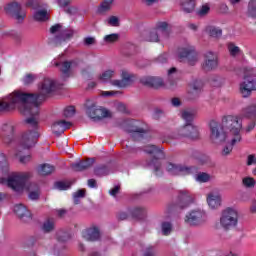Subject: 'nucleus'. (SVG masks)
Returning <instances> with one entry per match:
<instances>
[{
    "mask_svg": "<svg viewBox=\"0 0 256 256\" xmlns=\"http://www.w3.org/2000/svg\"><path fill=\"white\" fill-rule=\"evenodd\" d=\"M61 87H63V82L45 78L39 86L38 94L14 91L0 102V113L3 111H13V109L18 107L20 113L28 117L25 120L28 131L22 134L19 140L18 152H16V157H19L20 163H29L31 161V155L21 156L20 149L35 147L37 139H39V105H41L42 101H45L47 95H51V93L61 89Z\"/></svg>",
    "mask_w": 256,
    "mask_h": 256,
    "instance_id": "1",
    "label": "nucleus"
},
{
    "mask_svg": "<svg viewBox=\"0 0 256 256\" xmlns=\"http://www.w3.org/2000/svg\"><path fill=\"white\" fill-rule=\"evenodd\" d=\"M225 127L230 133V141L226 143L225 155H231L233 148L237 143H241V129H243V123L237 116L228 115L225 117Z\"/></svg>",
    "mask_w": 256,
    "mask_h": 256,
    "instance_id": "2",
    "label": "nucleus"
},
{
    "mask_svg": "<svg viewBox=\"0 0 256 256\" xmlns=\"http://www.w3.org/2000/svg\"><path fill=\"white\" fill-rule=\"evenodd\" d=\"M50 33L51 37L49 38L48 43L54 45V47H61L73 39L75 30L71 28L63 30L61 24H56L50 28Z\"/></svg>",
    "mask_w": 256,
    "mask_h": 256,
    "instance_id": "3",
    "label": "nucleus"
},
{
    "mask_svg": "<svg viewBox=\"0 0 256 256\" xmlns=\"http://www.w3.org/2000/svg\"><path fill=\"white\" fill-rule=\"evenodd\" d=\"M210 131V141L216 147H223L222 153L225 152V123L223 120L212 119L208 124Z\"/></svg>",
    "mask_w": 256,
    "mask_h": 256,
    "instance_id": "4",
    "label": "nucleus"
},
{
    "mask_svg": "<svg viewBox=\"0 0 256 256\" xmlns=\"http://www.w3.org/2000/svg\"><path fill=\"white\" fill-rule=\"evenodd\" d=\"M144 152L149 155H153V158L149 161H146L147 167L153 170L154 175L156 177H161L163 175V166H161V159L165 157L163 154V150L160 147L155 145H148L144 147Z\"/></svg>",
    "mask_w": 256,
    "mask_h": 256,
    "instance_id": "5",
    "label": "nucleus"
},
{
    "mask_svg": "<svg viewBox=\"0 0 256 256\" xmlns=\"http://www.w3.org/2000/svg\"><path fill=\"white\" fill-rule=\"evenodd\" d=\"M253 77H255V69L244 68V82L240 84V93L244 98L250 97L251 93L256 91V79Z\"/></svg>",
    "mask_w": 256,
    "mask_h": 256,
    "instance_id": "6",
    "label": "nucleus"
},
{
    "mask_svg": "<svg viewBox=\"0 0 256 256\" xmlns=\"http://www.w3.org/2000/svg\"><path fill=\"white\" fill-rule=\"evenodd\" d=\"M86 114L87 116L92 119V121H103V119H109L113 117L111 111L98 106L97 104L87 101L86 102Z\"/></svg>",
    "mask_w": 256,
    "mask_h": 256,
    "instance_id": "7",
    "label": "nucleus"
},
{
    "mask_svg": "<svg viewBox=\"0 0 256 256\" xmlns=\"http://www.w3.org/2000/svg\"><path fill=\"white\" fill-rule=\"evenodd\" d=\"M209 219L207 212L201 208H196L190 210L185 215L184 221L190 227H201V225H205Z\"/></svg>",
    "mask_w": 256,
    "mask_h": 256,
    "instance_id": "8",
    "label": "nucleus"
},
{
    "mask_svg": "<svg viewBox=\"0 0 256 256\" xmlns=\"http://www.w3.org/2000/svg\"><path fill=\"white\" fill-rule=\"evenodd\" d=\"M172 139H191L197 141L201 137L199 127L193 124H185L172 133Z\"/></svg>",
    "mask_w": 256,
    "mask_h": 256,
    "instance_id": "9",
    "label": "nucleus"
},
{
    "mask_svg": "<svg viewBox=\"0 0 256 256\" xmlns=\"http://www.w3.org/2000/svg\"><path fill=\"white\" fill-rule=\"evenodd\" d=\"M178 58L180 61H184L192 67L197 65V61H199V56L197 51H195V47L189 44L178 49Z\"/></svg>",
    "mask_w": 256,
    "mask_h": 256,
    "instance_id": "10",
    "label": "nucleus"
},
{
    "mask_svg": "<svg viewBox=\"0 0 256 256\" xmlns=\"http://www.w3.org/2000/svg\"><path fill=\"white\" fill-rule=\"evenodd\" d=\"M27 179H29V174L27 173L11 174L7 179V185L16 193H21L25 189Z\"/></svg>",
    "mask_w": 256,
    "mask_h": 256,
    "instance_id": "11",
    "label": "nucleus"
},
{
    "mask_svg": "<svg viewBox=\"0 0 256 256\" xmlns=\"http://www.w3.org/2000/svg\"><path fill=\"white\" fill-rule=\"evenodd\" d=\"M166 170L170 175H195L197 173L198 168L195 166H187L184 164H175L168 163L166 165Z\"/></svg>",
    "mask_w": 256,
    "mask_h": 256,
    "instance_id": "12",
    "label": "nucleus"
},
{
    "mask_svg": "<svg viewBox=\"0 0 256 256\" xmlns=\"http://www.w3.org/2000/svg\"><path fill=\"white\" fill-rule=\"evenodd\" d=\"M239 225V211L236 208L225 209V231H235Z\"/></svg>",
    "mask_w": 256,
    "mask_h": 256,
    "instance_id": "13",
    "label": "nucleus"
},
{
    "mask_svg": "<svg viewBox=\"0 0 256 256\" xmlns=\"http://www.w3.org/2000/svg\"><path fill=\"white\" fill-rule=\"evenodd\" d=\"M54 65L56 67H59V70L62 73V79L65 81V79H69L71 76V69H75L81 65V60L75 59L71 61H64V62H59L57 60L53 61Z\"/></svg>",
    "mask_w": 256,
    "mask_h": 256,
    "instance_id": "14",
    "label": "nucleus"
},
{
    "mask_svg": "<svg viewBox=\"0 0 256 256\" xmlns=\"http://www.w3.org/2000/svg\"><path fill=\"white\" fill-rule=\"evenodd\" d=\"M120 77L121 79L112 80L110 84L118 89H127V87L133 83V79H135V75L127 69H122L120 71Z\"/></svg>",
    "mask_w": 256,
    "mask_h": 256,
    "instance_id": "15",
    "label": "nucleus"
},
{
    "mask_svg": "<svg viewBox=\"0 0 256 256\" xmlns=\"http://www.w3.org/2000/svg\"><path fill=\"white\" fill-rule=\"evenodd\" d=\"M5 11L8 13V15H12L16 21L21 23L26 17L25 10L21 8V4L17 2H12L9 3L8 5L5 6Z\"/></svg>",
    "mask_w": 256,
    "mask_h": 256,
    "instance_id": "16",
    "label": "nucleus"
},
{
    "mask_svg": "<svg viewBox=\"0 0 256 256\" xmlns=\"http://www.w3.org/2000/svg\"><path fill=\"white\" fill-rule=\"evenodd\" d=\"M193 203H195V195H193V193L189 190L179 191L177 206L180 209H187V207H191Z\"/></svg>",
    "mask_w": 256,
    "mask_h": 256,
    "instance_id": "17",
    "label": "nucleus"
},
{
    "mask_svg": "<svg viewBox=\"0 0 256 256\" xmlns=\"http://www.w3.org/2000/svg\"><path fill=\"white\" fill-rule=\"evenodd\" d=\"M3 143L11 145L15 141V126L12 123H5L1 126Z\"/></svg>",
    "mask_w": 256,
    "mask_h": 256,
    "instance_id": "18",
    "label": "nucleus"
},
{
    "mask_svg": "<svg viewBox=\"0 0 256 256\" xmlns=\"http://www.w3.org/2000/svg\"><path fill=\"white\" fill-rule=\"evenodd\" d=\"M217 65H219V62L215 52L208 51L204 53V62L202 63V69L204 71H213V69H217Z\"/></svg>",
    "mask_w": 256,
    "mask_h": 256,
    "instance_id": "19",
    "label": "nucleus"
},
{
    "mask_svg": "<svg viewBox=\"0 0 256 256\" xmlns=\"http://www.w3.org/2000/svg\"><path fill=\"white\" fill-rule=\"evenodd\" d=\"M207 203L210 209H218L221 207V192L215 189L207 195Z\"/></svg>",
    "mask_w": 256,
    "mask_h": 256,
    "instance_id": "20",
    "label": "nucleus"
},
{
    "mask_svg": "<svg viewBox=\"0 0 256 256\" xmlns=\"http://www.w3.org/2000/svg\"><path fill=\"white\" fill-rule=\"evenodd\" d=\"M140 81L142 85H146V87H153L154 89H159V87H163L165 85L163 78L157 76H144Z\"/></svg>",
    "mask_w": 256,
    "mask_h": 256,
    "instance_id": "21",
    "label": "nucleus"
},
{
    "mask_svg": "<svg viewBox=\"0 0 256 256\" xmlns=\"http://www.w3.org/2000/svg\"><path fill=\"white\" fill-rule=\"evenodd\" d=\"M82 237L86 241H99L101 239V230L97 226H92L82 232Z\"/></svg>",
    "mask_w": 256,
    "mask_h": 256,
    "instance_id": "22",
    "label": "nucleus"
},
{
    "mask_svg": "<svg viewBox=\"0 0 256 256\" xmlns=\"http://www.w3.org/2000/svg\"><path fill=\"white\" fill-rule=\"evenodd\" d=\"M154 29L158 32L162 41H167L169 39V36L171 35L169 23L165 21L157 22Z\"/></svg>",
    "mask_w": 256,
    "mask_h": 256,
    "instance_id": "23",
    "label": "nucleus"
},
{
    "mask_svg": "<svg viewBox=\"0 0 256 256\" xmlns=\"http://www.w3.org/2000/svg\"><path fill=\"white\" fill-rule=\"evenodd\" d=\"M131 137L136 141H141L142 139H147L149 137V127L143 124L142 126H136L131 132Z\"/></svg>",
    "mask_w": 256,
    "mask_h": 256,
    "instance_id": "24",
    "label": "nucleus"
},
{
    "mask_svg": "<svg viewBox=\"0 0 256 256\" xmlns=\"http://www.w3.org/2000/svg\"><path fill=\"white\" fill-rule=\"evenodd\" d=\"M15 215L19 217L22 221H30L31 212L23 204H15L13 209Z\"/></svg>",
    "mask_w": 256,
    "mask_h": 256,
    "instance_id": "25",
    "label": "nucleus"
},
{
    "mask_svg": "<svg viewBox=\"0 0 256 256\" xmlns=\"http://www.w3.org/2000/svg\"><path fill=\"white\" fill-rule=\"evenodd\" d=\"M214 231L218 235H223L225 233V210L223 209L220 213L217 214L216 220L214 222Z\"/></svg>",
    "mask_w": 256,
    "mask_h": 256,
    "instance_id": "26",
    "label": "nucleus"
},
{
    "mask_svg": "<svg viewBox=\"0 0 256 256\" xmlns=\"http://www.w3.org/2000/svg\"><path fill=\"white\" fill-rule=\"evenodd\" d=\"M195 1L197 0H178L180 11H183V13L186 14L193 13L195 11V7H197Z\"/></svg>",
    "mask_w": 256,
    "mask_h": 256,
    "instance_id": "27",
    "label": "nucleus"
},
{
    "mask_svg": "<svg viewBox=\"0 0 256 256\" xmlns=\"http://www.w3.org/2000/svg\"><path fill=\"white\" fill-rule=\"evenodd\" d=\"M69 127H71V123L65 120H60L52 125V131L54 135L59 137V135H63V133H65Z\"/></svg>",
    "mask_w": 256,
    "mask_h": 256,
    "instance_id": "28",
    "label": "nucleus"
},
{
    "mask_svg": "<svg viewBox=\"0 0 256 256\" xmlns=\"http://www.w3.org/2000/svg\"><path fill=\"white\" fill-rule=\"evenodd\" d=\"M196 116L197 109L195 108H186L181 111V118L185 121L186 125H193Z\"/></svg>",
    "mask_w": 256,
    "mask_h": 256,
    "instance_id": "29",
    "label": "nucleus"
},
{
    "mask_svg": "<svg viewBox=\"0 0 256 256\" xmlns=\"http://www.w3.org/2000/svg\"><path fill=\"white\" fill-rule=\"evenodd\" d=\"M143 37L144 41H148L150 43H159V41H163L161 35L158 34L155 28H152L151 30L144 32Z\"/></svg>",
    "mask_w": 256,
    "mask_h": 256,
    "instance_id": "30",
    "label": "nucleus"
},
{
    "mask_svg": "<svg viewBox=\"0 0 256 256\" xmlns=\"http://www.w3.org/2000/svg\"><path fill=\"white\" fill-rule=\"evenodd\" d=\"M93 163H95V159L88 158L86 161H79L72 164V169L74 171H85L92 167Z\"/></svg>",
    "mask_w": 256,
    "mask_h": 256,
    "instance_id": "31",
    "label": "nucleus"
},
{
    "mask_svg": "<svg viewBox=\"0 0 256 256\" xmlns=\"http://www.w3.org/2000/svg\"><path fill=\"white\" fill-rule=\"evenodd\" d=\"M256 114V104H251L244 107L241 111L240 116L245 117L246 119H253Z\"/></svg>",
    "mask_w": 256,
    "mask_h": 256,
    "instance_id": "32",
    "label": "nucleus"
},
{
    "mask_svg": "<svg viewBox=\"0 0 256 256\" xmlns=\"http://www.w3.org/2000/svg\"><path fill=\"white\" fill-rule=\"evenodd\" d=\"M206 33L213 39H219L223 35V30L217 26H208L206 27Z\"/></svg>",
    "mask_w": 256,
    "mask_h": 256,
    "instance_id": "33",
    "label": "nucleus"
},
{
    "mask_svg": "<svg viewBox=\"0 0 256 256\" xmlns=\"http://www.w3.org/2000/svg\"><path fill=\"white\" fill-rule=\"evenodd\" d=\"M28 191H30L28 197L31 199V201H37V199H39V185L31 183L28 187Z\"/></svg>",
    "mask_w": 256,
    "mask_h": 256,
    "instance_id": "34",
    "label": "nucleus"
},
{
    "mask_svg": "<svg viewBox=\"0 0 256 256\" xmlns=\"http://www.w3.org/2000/svg\"><path fill=\"white\" fill-rule=\"evenodd\" d=\"M55 172V166L51 164H42L38 167L39 175H51V173Z\"/></svg>",
    "mask_w": 256,
    "mask_h": 256,
    "instance_id": "35",
    "label": "nucleus"
},
{
    "mask_svg": "<svg viewBox=\"0 0 256 256\" xmlns=\"http://www.w3.org/2000/svg\"><path fill=\"white\" fill-rule=\"evenodd\" d=\"M211 13V3L202 4L196 11L198 17H207Z\"/></svg>",
    "mask_w": 256,
    "mask_h": 256,
    "instance_id": "36",
    "label": "nucleus"
},
{
    "mask_svg": "<svg viewBox=\"0 0 256 256\" xmlns=\"http://www.w3.org/2000/svg\"><path fill=\"white\" fill-rule=\"evenodd\" d=\"M115 75V69H108L99 76V80L102 81V83H107L108 81H111Z\"/></svg>",
    "mask_w": 256,
    "mask_h": 256,
    "instance_id": "37",
    "label": "nucleus"
},
{
    "mask_svg": "<svg viewBox=\"0 0 256 256\" xmlns=\"http://www.w3.org/2000/svg\"><path fill=\"white\" fill-rule=\"evenodd\" d=\"M55 229V220L47 219L43 222L41 230L43 233H51Z\"/></svg>",
    "mask_w": 256,
    "mask_h": 256,
    "instance_id": "38",
    "label": "nucleus"
},
{
    "mask_svg": "<svg viewBox=\"0 0 256 256\" xmlns=\"http://www.w3.org/2000/svg\"><path fill=\"white\" fill-rule=\"evenodd\" d=\"M94 173L97 177H105V175L111 173V170H109V167L101 165L95 168Z\"/></svg>",
    "mask_w": 256,
    "mask_h": 256,
    "instance_id": "39",
    "label": "nucleus"
},
{
    "mask_svg": "<svg viewBox=\"0 0 256 256\" xmlns=\"http://www.w3.org/2000/svg\"><path fill=\"white\" fill-rule=\"evenodd\" d=\"M228 53L230 54V57H237L239 53H241V48L235 45L233 42H229L227 44Z\"/></svg>",
    "mask_w": 256,
    "mask_h": 256,
    "instance_id": "40",
    "label": "nucleus"
},
{
    "mask_svg": "<svg viewBox=\"0 0 256 256\" xmlns=\"http://www.w3.org/2000/svg\"><path fill=\"white\" fill-rule=\"evenodd\" d=\"M56 237L59 243H66V241L71 239V234L67 231L60 230L57 232Z\"/></svg>",
    "mask_w": 256,
    "mask_h": 256,
    "instance_id": "41",
    "label": "nucleus"
},
{
    "mask_svg": "<svg viewBox=\"0 0 256 256\" xmlns=\"http://www.w3.org/2000/svg\"><path fill=\"white\" fill-rule=\"evenodd\" d=\"M114 0H103L98 8V13H107L111 9Z\"/></svg>",
    "mask_w": 256,
    "mask_h": 256,
    "instance_id": "42",
    "label": "nucleus"
},
{
    "mask_svg": "<svg viewBox=\"0 0 256 256\" xmlns=\"http://www.w3.org/2000/svg\"><path fill=\"white\" fill-rule=\"evenodd\" d=\"M0 171L5 173L9 171V162H7V156L0 152Z\"/></svg>",
    "mask_w": 256,
    "mask_h": 256,
    "instance_id": "43",
    "label": "nucleus"
},
{
    "mask_svg": "<svg viewBox=\"0 0 256 256\" xmlns=\"http://www.w3.org/2000/svg\"><path fill=\"white\" fill-rule=\"evenodd\" d=\"M248 17L256 18V0H250L248 3Z\"/></svg>",
    "mask_w": 256,
    "mask_h": 256,
    "instance_id": "44",
    "label": "nucleus"
},
{
    "mask_svg": "<svg viewBox=\"0 0 256 256\" xmlns=\"http://www.w3.org/2000/svg\"><path fill=\"white\" fill-rule=\"evenodd\" d=\"M119 37L120 35L117 33H113V34H109L104 36V43H106L107 45H110L112 43H117V41H119Z\"/></svg>",
    "mask_w": 256,
    "mask_h": 256,
    "instance_id": "45",
    "label": "nucleus"
},
{
    "mask_svg": "<svg viewBox=\"0 0 256 256\" xmlns=\"http://www.w3.org/2000/svg\"><path fill=\"white\" fill-rule=\"evenodd\" d=\"M132 215L137 219H143L147 215V210L143 207H136L132 210Z\"/></svg>",
    "mask_w": 256,
    "mask_h": 256,
    "instance_id": "46",
    "label": "nucleus"
},
{
    "mask_svg": "<svg viewBox=\"0 0 256 256\" xmlns=\"http://www.w3.org/2000/svg\"><path fill=\"white\" fill-rule=\"evenodd\" d=\"M211 179V176L205 172H200L195 175V180L198 181V183H207Z\"/></svg>",
    "mask_w": 256,
    "mask_h": 256,
    "instance_id": "47",
    "label": "nucleus"
},
{
    "mask_svg": "<svg viewBox=\"0 0 256 256\" xmlns=\"http://www.w3.org/2000/svg\"><path fill=\"white\" fill-rule=\"evenodd\" d=\"M34 19L36 21H47V19H49V17L47 16V11L39 10V11L35 12Z\"/></svg>",
    "mask_w": 256,
    "mask_h": 256,
    "instance_id": "48",
    "label": "nucleus"
},
{
    "mask_svg": "<svg viewBox=\"0 0 256 256\" xmlns=\"http://www.w3.org/2000/svg\"><path fill=\"white\" fill-rule=\"evenodd\" d=\"M55 188L59 189V191H67V189L71 188V182H69V181L56 182Z\"/></svg>",
    "mask_w": 256,
    "mask_h": 256,
    "instance_id": "49",
    "label": "nucleus"
},
{
    "mask_svg": "<svg viewBox=\"0 0 256 256\" xmlns=\"http://www.w3.org/2000/svg\"><path fill=\"white\" fill-rule=\"evenodd\" d=\"M161 230L163 235H170L171 231L173 230V225L171 222H162Z\"/></svg>",
    "mask_w": 256,
    "mask_h": 256,
    "instance_id": "50",
    "label": "nucleus"
},
{
    "mask_svg": "<svg viewBox=\"0 0 256 256\" xmlns=\"http://www.w3.org/2000/svg\"><path fill=\"white\" fill-rule=\"evenodd\" d=\"M199 93H201V88L193 87V89L188 93V99L193 101L199 97Z\"/></svg>",
    "mask_w": 256,
    "mask_h": 256,
    "instance_id": "51",
    "label": "nucleus"
},
{
    "mask_svg": "<svg viewBox=\"0 0 256 256\" xmlns=\"http://www.w3.org/2000/svg\"><path fill=\"white\" fill-rule=\"evenodd\" d=\"M242 183L244 185V187H248V189H251L253 187H255V178L253 177H245L242 180Z\"/></svg>",
    "mask_w": 256,
    "mask_h": 256,
    "instance_id": "52",
    "label": "nucleus"
},
{
    "mask_svg": "<svg viewBox=\"0 0 256 256\" xmlns=\"http://www.w3.org/2000/svg\"><path fill=\"white\" fill-rule=\"evenodd\" d=\"M64 117H66L67 119L73 117L75 115V107L73 106H68L64 109V113H63Z\"/></svg>",
    "mask_w": 256,
    "mask_h": 256,
    "instance_id": "53",
    "label": "nucleus"
},
{
    "mask_svg": "<svg viewBox=\"0 0 256 256\" xmlns=\"http://www.w3.org/2000/svg\"><path fill=\"white\" fill-rule=\"evenodd\" d=\"M107 23L110 27H119V18L117 16H110L107 19Z\"/></svg>",
    "mask_w": 256,
    "mask_h": 256,
    "instance_id": "54",
    "label": "nucleus"
},
{
    "mask_svg": "<svg viewBox=\"0 0 256 256\" xmlns=\"http://www.w3.org/2000/svg\"><path fill=\"white\" fill-rule=\"evenodd\" d=\"M73 197H74V203L76 205L79 204V199L85 197V190H83V189L78 190L77 192H75L73 194Z\"/></svg>",
    "mask_w": 256,
    "mask_h": 256,
    "instance_id": "55",
    "label": "nucleus"
},
{
    "mask_svg": "<svg viewBox=\"0 0 256 256\" xmlns=\"http://www.w3.org/2000/svg\"><path fill=\"white\" fill-rule=\"evenodd\" d=\"M35 79H37V76L33 74H27L23 79V83L24 85H31V83L35 82Z\"/></svg>",
    "mask_w": 256,
    "mask_h": 256,
    "instance_id": "56",
    "label": "nucleus"
},
{
    "mask_svg": "<svg viewBox=\"0 0 256 256\" xmlns=\"http://www.w3.org/2000/svg\"><path fill=\"white\" fill-rule=\"evenodd\" d=\"M102 97H117V95H121L120 91H102Z\"/></svg>",
    "mask_w": 256,
    "mask_h": 256,
    "instance_id": "57",
    "label": "nucleus"
},
{
    "mask_svg": "<svg viewBox=\"0 0 256 256\" xmlns=\"http://www.w3.org/2000/svg\"><path fill=\"white\" fill-rule=\"evenodd\" d=\"M143 256H155V247L148 246L144 250Z\"/></svg>",
    "mask_w": 256,
    "mask_h": 256,
    "instance_id": "58",
    "label": "nucleus"
},
{
    "mask_svg": "<svg viewBox=\"0 0 256 256\" xmlns=\"http://www.w3.org/2000/svg\"><path fill=\"white\" fill-rule=\"evenodd\" d=\"M169 61V54L163 53L160 56H158V63H167Z\"/></svg>",
    "mask_w": 256,
    "mask_h": 256,
    "instance_id": "59",
    "label": "nucleus"
},
{
    "mask_svg": "<svg viewBox=\"0 0 256 256\" xmlns=\"http://www.w3.org/2000/svg\"><path fill=\"white\" fill-rule=\"evenodd\" d=\"M9 37H12V39H15L16 41H19V39H21V33L12 30L8 33Z\"/></svg>",
    "mask_w": 256,
    "mask_h": 256,
    "instance_id": "60",
    "label": "nucleus"
},
{
    "mask_svg": "<svg viewBox=\"0 0 256 256\" xmlns=\"http://www.w3.org/2000/svg\"><path fill=\"white\" fill-rule=\"evenodd\" d=\"M247 165H248V166L256 165V157H255V154H250V155H248V158H247Z\"/></svg>",
    "mask_w": 256,
    "mask_h": 256,
    "instance_id": "61",
    "label": "nucleus"
},
{
    "mask_svg": "<svg viewBox=\"0 0 256 256\" xmlns=\"http://www.w3.org/2000/svg\"><path fill=\"white\" fill-rule=\"evenodd\" d=\"M39 6V2L37 0H28L26 3V7H32V9H37Z\"/></svg>",
    "mask_w": 256,
    "mask_h": 256,
    "instance_id": "62",
    "label": "nucleus"
},
{
    "mask_svg": "<svg viewBox=\"0 0 256 256\" xmlns=\"http://www.w3.org/2000/svg\"><path fill=\"white\" fill-rule=\"evenodd\" d=\"M168 77L171 81V79H173L174 77H177V68L172 67L168 70Z\"/></svg>",
    "mask_w": 256,
    "mask_h": 256,
    "instance_id": "63",
    "label": "nucleus"
},
{
    "mask_svg": "<svg viewBox=\"0 0 256 256\" xmlns=\"http://www.w3.org/2000/svg\"><path fill=\"white\" fill-rule=\"evenodd\" d=\"M57 3L59 7L65 8V7H69L71 0H57Z\"/></svg>",
    "mask_w": 256,
    "mask_h": 256,
    "instance_id": "64",
    "label": "nucleus"
}]
</instances>
